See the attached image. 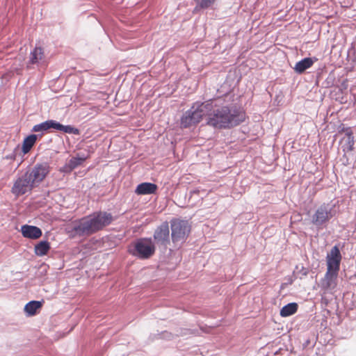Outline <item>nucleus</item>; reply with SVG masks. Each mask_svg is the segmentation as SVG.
<instances>
[{
	"label": "nucleus",
	"mask_w": 356,
	"mask_h": 356,
	"mask_svg": "<svg viewBox=\"0 0 356 356\" xmlns=\"http://www.w3.org/2000/svg\"><path fill=\"white\" fill-rule=\"evenodd\" d=\"M157 188V185L154 183L143 182L136 186L135 193L139 195H152L156 193Z\"/></svg>",
	"instance_id": "obj_17"
},
{
	"label": "nucleus",
	"mask_w": 356,
	"mask_h": 356,
	"mask_svg": "<svg viewBox=\"0 0 356 356\" xmlns=\"http://www.w3.org/2000/svg\"><path fill=\"white\" fill-rule=\"evenodd\" d=\"M342 131H345L346 133V128L345 127H343L342 129H341Z\"/></svg>",
	"instance_id": "obj_25"
},
{
	"label": "nucleus",
	"mask_w": 356,
	"mask_h": 356,
	"mask_svg": "<svg viewBox=\"0 0 356 356\" xmlns=\"http://www.w3.org/2000/svg\"><path fill=\"white\" fill-rule=\"evenodd\" d=\"M127 252L137 259H149L155 254L156 245L151 237L138 238L128 245Z\"/></svg>",
	"instance_id": "obj_3"
},
{
	"label": "nucleus",
	"mask_w": 356,
	"mask_h": 356,
	"mask_svg": "<svg viewBox=\"0 0 356 356\" xmlns=\"http://www.w3.org/2000/svg\"><path fill=\"white\" fill-rule=\"evenodd\" d=\"M308 270L304 268H302V269L301 270V273L304 276H306L308 274Z\"/></svg>",
	"instance_id": "obj_24"
},
{
	"label": "nucleus",
	"mask_w": 356,
	"mask_h": 356,
	"mask_svg": "<svg viewBox=\"0 0 356 356\" xmlns=\"http://www.w3.org/2000/svg\"><path fill=\"white\" fill-rule=\"evenodd\" d=\"M197 3V6L200 8L205 9L210 7L216 0H195Z\"/></svg>",
	"instance_id": "obj_22"
},
{
	"label": "nucleus",
	"mask_w": 356,
	"mask_h": 356,
	"mask_svg": "<svg viewBox=\"0 0 356 356\" xmlns=\"http://www.w3.org/2000/svg\"><path fill=\"white\" fill-rule=\"evenodd\" d=\"M54 130L74 135H79L81 133L78 128L70 124L64 125L54 120H47L34 125L31 129V131L38 133L40 138L44 134L53 132Z\"/></svg>",
	"instance_id": "obj_5"
},
{
	"label": "nucleus",
	"mask_w": 356,
	"mask_h": 356,
	"mask_svg": "<svg viewBox=\"0 0 356 356\" xmlns=\"http://www.w3.org/2000/svg\"><path fill=\"white\" fill-rule=\"evenodd\" d=\"M343 142H344L341 146L342 150L344 153L343 156L346 157V152L353 151L354 149L355 145V138L350 127H346L345 136L341 140V143Z\"/></svg>",
	"instance_id": "obj_13"
},
{
	"label": "nucleus",
	"mask_w": 356,
	"mask_h": 356,
	"mask_svg": "<svg viewBox=\"0 0 356 356\" xmlns=\"http://www.w3.org/2000/svg\"><path fill=\"white\" fill-rule=\"evenodd\" d=\"M171 239L173 243H182L191 232V225L188 220L172 218L170 222Z\"/></svg>",
	"instance_id": "obj_7"
},
{
	"label": "nucleus",
	"mask_w": 356,
	"mask_h": 356,
	"mask_svg": "<svg viewBox=\"0 0 356 356\" xmlns=\"http://www.w3.org/2000/svg\"><path fill=\"white\" fill-rule=\"evenodd\" d=\"M44 300H31L24 307V312L26 317H31L37 315L42 309Z\"/></svg>",
	"instance_id": "obj_14"
},
{
	"label": "nucleus",
	"mask_w": 356,
	"mask_h": 356,
	"mask_svg": "<svg viewBox=\"0 0 356 356\" xmlns=\"http://www.w3.org/2000/svg\"><path fill=\"white\" fill-rule=\"evenodd\" d=\"M298 308V305L296 302H289L282 307L280 309V316L282 317H288L294 314Z\"/></svg>",
	"instance_id": "obj_20"
},
{
	"label": "nucleus",
	"mask_w": 356,
	"mask_h": 356,
	"mask_svg": "<svg viewBox=\"0 0 356 356\" xmlns=\"http://www.w3.org/2000/svg\"><path fill=\"white\" fill-rule=\"evenodd\" d=\"M113 220L111 213L96 211L74 222L68 233L73 238L90 236L111 225Z\"/></svg>",
	"instance_id": "obj_2"
},
{
	"label": "nucleus",
	"mask_w": 356,
	"mask_h": 356,
	"mask_svg": "<svg viewBox=\"0 0 356 356\" xmlns=\"http://www.w3.org/2000/svg\"><path fill=\"white\" fill-rule=\"evenodd\" d=\"M154 243L155 245L167 248L170 243L171 235H170V226L167 221L162 222L154 232Z\"/></svg>",
	"instance_id": "obj_10"
},
{
	"label": "nucleus",
	"mask_w": 356,
	"mask_h": 356,
	"mask_svg": "<svg viewBox=\"0 0 356 356\" xmlns=\"http://www.w3.org/2000/svg\"><path fill=\"white\" fill-rule=\"evenodd\" d=\"M51 248L50 243L47 240L40 241L34 248L35 254L37 256L42 257L46 255Z\"/></svg>",
	"instance_id": "obj_19"
},
{
	"label": "nucleus",
	"mask_w": 356,
	"mask_h": 356,
	"mask_svg": "<svg viewBox=\"0 0 356 356\" xmlns=\"http://www.w3.org/2000/svg\"><path fill=\"white\" fill-rule=\"evenodd\" d=\"M35 187L36 186L26 172L15 180L11 188V192L15 196L19 197L31 192Z\"/></svg>",
	"instance_id": "obj_8"
},
{
	"label": "nucleus",
	"mask_w": 356,
	"mask_h": 356,
	"mask_svg": "<svg viewBox=\"0 0 356 356\" xmlns=\"http://www.w3.org/2000/svg\"><path fill=\"white\" fill-rule=\"evenodd\" d=\"M341 259L342 255L340 252L339 244H337L332 248L326 256L327 272L325 275L326 287H329L333 280L337 278Z\"/></svg>",
	"instance_id": "obj_6"
},
{
	"label": "nucleus",
	"mask_w": 356,
	"mask_h": 356,
	"mask_svg": "<svg viewBox=\"0 0 356 356\" xmlns=\"http://www.w3.org/2000/svg\"><path fill=\"white\" fill-rule=\"evenodd\" d=\"M218 97L207 101L211 107L207 108V124L215 129H229L244 122L246 114L236 104L225 103V98Z\"/></svg>",
	"instance_id": "obj_1"
},
{
	"label": "nucleus",
	"mask_w": 356,
	"mask_h": 356,
	"mask_svg": "<svg viewBox=\"0 0 356 356\" xmlns=\"http://www.w3.org/2000/svg\"><path fill=\"white\" fill-rule=\"evenodd\" d=\"M29 177L38 187L39 184L44 179L49 172V165L48 163H36L31 170L26 171Z\"/></svg>",
	"instance_id": "obj_11"
},
{
	"label": "nucleus",
	"mask_w": 356,
	"mask_h": 356,
	"mask_svg": "<svg viewBox=\"0 0 356 356\" xmlns=\"http://www.w3.org/2000/svg\"><path fill=\"white\" fill-rule=\"evenodd\" d=\"M160 334H168V332L166 331H163V332H161Z\"/></svg>",
	"instance_id": "obj_26"
},
{
	"label": "nucleus",
	"mask_w": 356,
	"mask_h": 356,
	"mask_svg": "<svg viewBox=\"0 0 356 356\" xmlns=\"http://www.w3.org/2000/svg\"><path fill=\"white\" fill-rule=\"evenodd\" d=\"M20 232L24 238L32 240L38 239L42 235V229L40 227L26 224L21 226Z\"/></svg>",
	"instance_id": "obj_12"
},
{
	"label": "nucleus",
	"mask_w": 356,
	"mask_h": 356,
	"mask_svg": "<svg viewBox=\"0 0 356 356\" xmlns=\"http://www.w3.org/2000/svg\"><path fill=\"white\" fill-rule=\"evenodd\" d=\"M44 51L41 47H35L31 51L30 55L29 63L36 64L42 59Z\"/></svg>",
	"instance_id": "obj_21"
},
{
	"label": "nucleus",
	"mask_w": 356,
	"mask_h": 356,
	"mask_svg": "<svg viewBox=\"0 0 356 356\" xmlns=\"http://www.w3.org/2000/svg\"><path fill=\"white\" fill-rule=\"evenodd\" d=\"M197 191H191V193H196Z\"/></svg>",
	"instance_id": "obj_27"
},
{
	"label": "nucleus",
	"mask_w": 356,
	"mask_h": 356,
	"mask_svg": "<svg viewBox=\"0 0 356 356\" xmlns=\"http://www.w3.org/2000/svg\"><path fill=\"white\" fill-rule=\"evenodd\" d=\"M333 216L332 207L329 204L323 203L317 208L312 215L311 222L317 228L322 229L323 225L329 222Z\"/></svg>",
	"instance_id": "obj_9"
},
{
	"label": "nucleus",
	"mask_w": 356,
	"mask_h": 356,
	"mask_svg": "<svg viewBox=\"0 0 356 356\" xmlns=\"http://www.w3.org/2000/svg\"><path fill=\"white\" fill-rule=\"evenodd\" d=\"M207 101L204 102H196L187 110L181 118V126L188 128L199 123L204 116H207V108H210Z\"/></svg>",
	"instance_id": "obj_4"
},
{
	"label": "nucleus",
	"mask_w": 356,
	"mask_h": 356,
	"mask_svg": "<svg viewBox=\"0 0 356 356\" xmlns=\"http://www.w3.org/2000/svg\"><path fill=\"white\" fill-rule=\"evenodd\" d=\"M87 156L84 154H77L75 156L72 157L68 162L63 166V172H70L74 169L81 165L87 159Z\"/></svg>",
	"instance_id": "obj_15"
},
{
	"label": "nucleus",
	"mask_w": 356,
	"mask_h": 356,
	"mask_svg": "<svg viewBox=\"0 0 356 356\" xmlns=\"http://www.w3.org/2000/svg\"><path fill=\"white\" fill-rule=\"evenodd\" d=\"M38 139H40V138L37 134H31L24 138L22 147V151L24 154L30 152Z\"/></svg>",
	"instance_id": "obj_18"
},
{
	"label": "nucleus",
	"mask_w": 356,
	"mask_h": 356,
	"mask_svg": "<svg viewBox=\"0 0 356 356\" xmlns=\"http://www.w3.org/2000/svg\"><path fill=\"white\" fill-rule=\"evenodd\" d=\"M15 158H16V154L15 152L6 156V159H8V160H15Z\"/></svg>",
	"instance_id": "obj_23"
},
{
	"label": "nucleus",
	"mask_w": 356,
	"mask_h": 356,
	"mask_svg": "<svg viewBox=\"0 0 356 356\" xmlns=\"http://www.w3.org/2000/svg\"><path fill=\"white\" fill-rule=\"evenodd\" d=\"M317 60L316 57H306L297 62L293 67L294 71L298 74H303L307 69L310 68Z\"/></svg>",
	"instance_id": "obj_16"
}]
</instances>
